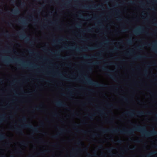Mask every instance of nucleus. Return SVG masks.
Segmentation results:
<instances>
[{"mask_svg":"<svg viewBox=\"0 0 157 157\" xmlns=\"http://www.w3.org/2000/svg\"><path fill=\"white\" fill-rule=\"evenodd\" d=\"M17 133L20 135L22 134V132L21 130L17 132Z\"/></svg>","mask_w":157,"mask_h":157,"instance_id":"nucleus-1","label":"nucleus"},{"mask_svg":"<svg viewBox=\"0 0 157 157\" xmlns=\"http://www.w3.org/2000/svg\"><path fill=\"white\" fill-rule=\"evenodd\" d=\"M13 52H17V51H16V50H13Z\"/></svg>","mask_w":157,"mask_h":157,"instance_id":"nucleus-2","label":"nucleus"},{"mask_svg":"<svg viewBox=\"0 0 157 157\" xmlns=\"http://www.w3.org/2000/svg\"><path fill=\"white\" fill-rule=\"evenodd\" d=\"M2 136L3 137V138H5V137L4 136V135H3Z\"/></svg>","mask_w":157,"mask_h":157,"instance_id":"nucleus-3","label":"nucleus"},{"mask_svg":"<svg viewBox=\"0 0 157 157\" xmlns=\"http://www.w3.org/2000/svg\"><path fill=\"white\" fill-rule=\"evenodd\" d=\"M60 145H58L59 148H58V149H59V147H60Z\"/></svg>","mask_w":157,"mask_h":157,"instance_id":"nucleus-4","label":"nucleus"},{"mask_svg":"<svg viewBox=\"0 0 157 157\" xmlns=\"http://www.w3.org/2000/svg\"><path fill=\"white\" fill-rule=\"evenodd\" d=\"M68 91H67V97H68Z\"/></svg>","mask_w":157,"mask_h":157,"instance_id":"nucleus-5","label":"nucleus"},{"mask_svg":"<svg viewBox=\"0 0 157 157\" xmlns=\"http://www.w3.org/2000/svg\"><path fill=\"white\" fill-rule=\"evenodd\" d=\"M53 146H54V147H55L56 146V145L55 144H54L53 145Z\"/></svg>","mask_w":157,"mask_h":157,"instance_id":"nucleus-6","label":"nucleus"},{"mask_svg":"<svg viewBox=\"0 0 157 157\" xmlns=\"http://www.w3.org/2000/svg\"><path fill=\"white\" fill-rule=\"evenodd\" d=\"M67 67H68V63H67Z\"/></svg>","mask_w":157,"mask_h":157,"instance_id":"nucleus-7","label":"nucleus"},{"mask_svg":"<svg viewBox=\"0 0 157 157\" xmlns=\"http://www.w3.org/2000/svg\"><path fill=\"white\" fill-rule=\"evenodd\" d=\"M68 75H67V78H68Z\"/></svg>","mask_w":157,"mask_h":157,"instance_id":"nucleus-8","label":"nucleus"},{"mask_svg":"<svg viewBox=\"0 0 157 157\" xmlns=\"http://www.w3.org/2000/svg\"><path fill=\"white\" fill-rule=\"evenodd\" d=\"M19 1L21 2V0H19Z\"/></svg>","mask_w":157,"mask_h":157,"instance_id":"nucleus-9","label":"nucleus"},{"mask_svg":"<svg viewBox=\"0 0 157 157\" xmlns=\"http://www.w3.org/2000/svg\"><path fill=\"white\" fill-rule=\"evenodd\" d=\"M30 17H31L32 16L31 15V16H30Z\"/></svg>","mask_w":157,"mask_h":157,"instance_id":"nucleus-10","label":"nucleus"}]
</instances>
